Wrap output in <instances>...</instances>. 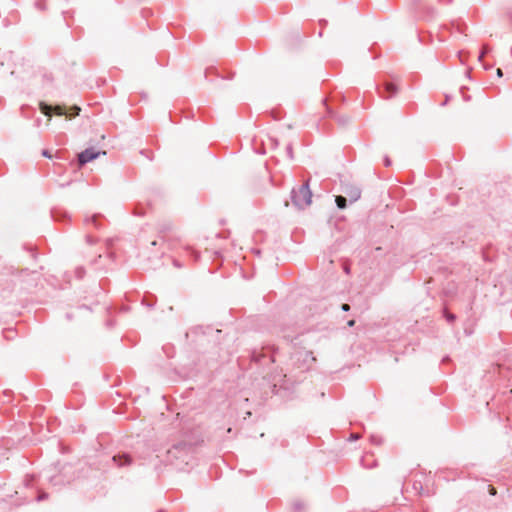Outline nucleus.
Listing matches in <instances>:
<instances>
[{
    "label": "nucleus",
    "mask_w": 512,
    "mask_h": 512,
    "mask_svg": "<svg viewBox=\"0 0 512 512\" xmlns=\"http://www.w3.org/2000/svg\"><path fill=\"white\" fill-rule=\"evenodd\" d=\"M447 319H448L449 321H452V320L454 319V316H453L452 314H448V315H447Z\"/></svg>",
    "instance_id": "4468645a"
},
{
    "label": "nucleus",
    "mask_w": 512,
    "mask_h": 512,
    "mask_svg": "<svg viewBox=\"0 0 512 512\" xmlns=\"http://www.w3.org/2000/svg\"><path fill=\"white\" fill-rule=\"evenodd\" d=\"M336 204L340 209H344L346 207L347 198L344 196H336L335 198Z\"/></svg>",
    "instance_id": "0eeeda50"
},
{
    "label": "nucleus",
    "mask_w": 512,
    "mask_h": 512,
    "mask_svg": "<svg viewBox=\"0 0 512 512\" xmlns=\"http://www.w3.org/2000/svg\"><path fill=\"white\" fill-rule=\"evenodd\" d=\"M496 73H497L498 77H502L503 76V72H502V70L500 68L497 69Z\"/></svg>",
    "instance_id": "9b49d317"
},
{
    "label": "nucleus",
    "mask_w": 512,
    "mask_h": 512,
    "mask_svg": "<svg viewBox=\"0 0 512 512\" xmlns=\"http://www.w3.org/2000/svg\"><path fill=\"white\" fill-rule=\"evenodd\" d=\"M52 111L58 116L66 115V116L72 117V116L79 115V112L81 111V109H80V107H78L76 105L70 107L69 109H67L65 106H61V105H57L55 107H51L48 105L42 106V112L45 115L51 117Z\"/></svg>",
    "instance_id": "f03ea898"
},
{
    "label": "nucleus",
    "mask_w": 512,
    "mask_h": 512,
    "mask_svg": "<svg viewBox=\"0 0 512 512\" xmlns=\"http://www.w3.org/2000/svg\"><path fill=\"white\" fill-rule=\"evenodd\" d=\"M489 493L494 496V495H496L497 492H496V489L493 486H490L489 487Z\"/></svg>",
    "instance_id": "1a4fd4ad"
},
{
    "label": "nucleus",
    "mask_w": 512,
    "mask_h": 512,
    "mask_svg": "<svg viewBox=\"0 0 512 512\" xmlns=\"http://www.w3.org/2000/svg\"><path fill=\"white\" fill-rule=\"evenodd\" d=\"M312 191L309 183L305 182L301 186L292 190V202L299 209H304L312 203Z\"/></svg>",
    "instance_id": "f257e3e1"
},
{
    "label": "nucleus",
    "mask_w": 512,
    "mask_h": 512,
    "mask_svg": "<svg viewBox=\"0 0 512 512\" xmlns=\"http://www.w3.org/2000/svg\"><path fill=\"white\" fill-rule=\"evenodd\" d=\"M351 438H352V439H358V438H359V435H358V434H352V435H351Z\"/></svg>",
    "instance_id": "2eb2a0df"
},
{
    "label": "nucleus",
    "mask_w": 512,
    "mask_h": 512,
    "mask_svg": "<svg viewBox=\"0 0 512 512\" xmlns=\"http://www.w3.org/2000/svg\"><path fill=\"white\" fill-rule=\"evenodd\" d=\"M42 155L45 156V157H49V158L51 157V155L49 154V152L47 150H44L42 152Z\"/></svg>",
    "instance_id": "f8f14e48"
},
{
    "label": "nucleus",
    "mask_w": 512,
    "mask_h": 512,
    "mask_svg": "<svg viewBox=\"0 0 512 512\" xmlns=\"http://www.w3.org/2000/svg\"><path fill=\"white\" fill-rule=\"evenodd\" d=\"M341 308H342L343 311H349L350 310V306L348 304H343L341 306Z\"/></svg>",
    "instance_id": "9d476101"
},
{
    "label": "nucleus",
    "mask_w": 512,
    "mask_h": 512,
    "mask_svg": "<svg viewBox=\"0 0 512 512\" xmlns=\"http://www.w3.org/2000/svg\"><path fill=\"white\" fill-rule=\"evenodd\" d=\"M113 461L116 462L119 466L122 465H130L132 462V459L129 455L123 454V455H117L113 457Z\"/></svg>",
    "instance_id": "39448f33"
},
{
    "label": "nucleus",
    "mask_w": 512,
    "mask_h": 512,
    "mask_svg": "<svg viewBox=\"0 0 512 512\" xmlns=\"http://www.w3.org/2000/svg\"><path fill=\"white\" fill-rule=\"evenodd\" d=\"M100 152L95 151L93 148L86 149L85 151L78 154V163L79 166H83L84 164L96 159L99 156Z\"/></svg>",
    "instance_id": "7ed1b4c3"
},
{
    "label": "nucleus",
    "mask_w": 512,
    "mask_h": 512,
    "mask_svg": "<svg viewBox=\"0 0 512 512\" xmlns=\"http://www.w3.org/2000/svg\"><path fill=\"white\" fill-rule=\"evenodd\" d=\"M488 52H489V48H488V46H484V47H483V51H482V53H481V54H480V56H479V59H480V60H482V58H483V57H484Z\"/></svg>",
    "instance_id": "6e6552de"
},
{
    "label": "nucleus",
    "mask_w": 512,
    "mask_h": 512,
    "mask_svg": "<svg viewBox=\"0 0 512 512\" xmlns=\"http://www.w3.org/2000/svg\"><path fill=\"white\" fill-rule=\"evenodd\" d=\"M345 194L349 198L350 202H356L361 197V190L357 186H347L345 188Z\"/></svg>",
    "instance_id": "20e7f679"
},
{
    "label": "nucleus",
    "mask_w": 512,
    "mask_h": 512,
    "mask_svg": "<svg viewBox=\"0 0 512 512\" xmlns=\"http://www.w3.org/2000/svg\"><path fill=\"white\" fill-rule=\"evenodd\" d=\"M347 324H348L349 327H352V326L355 325V321L354 320H350V321H348Z\"/></svg>",
    "instance_id": "ddd939ff"
},
{
    "label": "nucleus",
    "mask_w": 512,
    "mask_h": 512,
    "mask_svg": "<svg viewBox=\"0 0 512 512\" xmlns=\"http://www.w3.org/2000/svg\"><path fill=\"white\" fill-rule=\"evenodd\" d=\"M385 89L389 93V97L395 95L398 92V87L393 83H386Z\"/></svg>",
    "instance_id": "423d86ee"
},
{
    "label": "nucleus",
    "mask_w": 512,
    "mask_h": 512,
    "mask_svg": "<svg viewBox=\"0 0 512 512\" xmlns=\"http://www.w3.org/2000/svg\"><path fill=\"white\" fill-rule=\"evenodd\" d=\"M390 163H391V162H390V160L387 158V159L385 160V164L388 166V165H390Z\"/></svg>",
    "instance_id": "dca6fc26"
}]
</instances>
